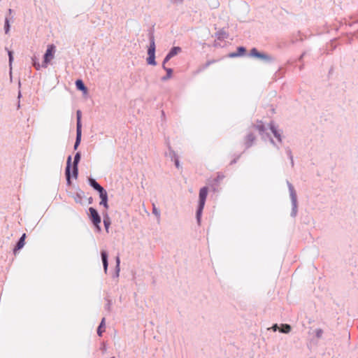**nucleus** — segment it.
Returning a JSON list of instances; mask_svg holds the SVG:
<instances>
[{"label":"nucleus","instance_id":"nucleus-4","mask_svg":"<svg viewBox=\"0 0 358 358\" xmlns=\"http://www.w3.org/2000/svg\"><path fill=\"white\" fill-rule=\"evenodd\" d=\"M287 185L289 187L290 198L292 203V215L295 216L297 208L296 194L292 184L287 182Z\"/></svg>","mask_w":358,"mask_h":358},{"label":"nucleus","instance_id":"nucleus-33","mask_svg":"<svg viewBox=\"0 0 358 358\" xmlns=\"http://www.w3.org/2000/svg\"><path fill=\"white\" fill-rule=\"evenodd\" d=\"M257 128L258 129V130H259L260 132H262V131H264V127H263V125H257Z\"/></svg>","mask_w":358,"mask_h":358},{"label":"nucleus","instance_id":"nucleus-12","mask_svg":"<svg viewBox=\"0 0 358 358\" xmlns=\"http://www.w3.org/2000/svg\"><path fill=\"white\" fill-rule=\"evenodd\" d=\"M101 259L103 262L104 271L105 273H106L108 270V255L106 251L101 252Z\"/></svg>","mask_w":358,"mask_h":358},{"label":"nucleus","instance_id":"nucleus-7","mask_svg":"<svg viewBox=\"0 0 358 358\" xmlns=\"http://www.w3.org/2000/svg\"><path fill=\"white\" fill-rule=\"evenodd\" d=\"M80 159V152H77L74 157V161H73V175L75 178L78 176V164Z\"/></svg>","mask_w":358,"mask_h":358},{"label":"nucleus","instance_id":"nucleus-13","mask_svg":"<svg viewBox=\"0 0 358 358\" xmlns=\"http://www.w3.org/2000/svg\"><path fill=\"white\" fill-rule=\"evenodd\" d=\"M245 52V49L243 47H238L237 49V52H233L229 55L230 57H236L241 55H243Z\"/></svg>","mask_w":358,"mask_h":358},{"label":"nucleus","instance_id":"nucleus-27","mask_svg":"<svg viewBox=\"0 0 358 358\" xmlns=\"http://www.w3.org/2000/svg\"><path fill=\"white\" fill-rule=\"evenodd\" d=\"M254 140H255V137L252 134H250L248 136L247 141L248 143V146H250L252 144V143L253 142Z\"/></svg>","mask_w":358,"mask_h":358},{"label":"nucleus","instance_id":"nucleus-38","mask_svg":"<svg viewBox=\"0 0 358 358\" xmlns=\"http://www.w3.org/2000/svg\"><path fill=\"white\" fill-rule=\"evenodd\" d=\"M111 358H115V357H111Z\"/></svg>","mask_w":358,"mask_h":358},{"label":"nucleus","instance_id":"nucleus-19","mask_svg":"<svg viewBox=\"0 0 358 358\" xmlns=\"http://www.w3.org/2000/svg\"><path fill=\"white\" fill-rule=\"evenodd\" d=\"M104 326H105V318L103 317L101 322L100 325L98 327V329H97V334L99 336H101L102 333L105 331Z\"/></svg>","mask_w":358,"mask_h":358},{"label":"nucleus","instance_id":"nucleus-34","mask_svg":"<svg viewBox=\"0 0 358 358\" xmlns=\"http://www.w3.org/2000/svg\"><path fill=\"white\" fill-rule=\"evenodd\" d=\"M172 1L175 3H182L183 0H172Z\"/></svg>","mask_w":358,"mask_h":358},{"label":"nucleus","instance_id":"nucleus-23","mask_svg":"<svg viewBox=\"0 0 358 358\" xmlns=\"http://www.w3.org/2000/svg\"><path fill=\"white\" fill-rule=\"evenodd\" d=\"M152 213L157 217L158 220L160 219V212L155 204L152 205Z\"/></svg>","mask_w":358,"mask_h":358},{"label":"nucleus","instance_id":"nucleus-32","mask_svg":"<svg viewBox=\"0 0 358 358\" xmlns=\"http://www.w3.org/2000/svg\"><path fill=\"white\" fill-rule=\"evenodd\" d=\"M171 57H169V55H167L166 57L164 59L163 66H164V64L167 62L169 59H171Z\"/></svg>","mask_w":358,"mask_h":358},{"label":"nucleus","instance_id":"nucleus-2","mask_svg":"<svg viewBox=\"0 0 358 358\" xmlns=\"http://www.w3.org/2000/svg\"><path fill=\"white\" fill-rule=\"evenodd\" d=\"M155 43L154 37L150 38V45L148 48V58L147 63L149 65L156 66L157 63L155 61Z\"/></svg>","mask_w":358,"mask_h":358},{"label":"nucleus","instance_id":"nucleus-3","mask_svg":"<svg viewBox=\"0 0 358 358\" xmlns=\"http://www.w3.org/2000/svg\"><path fill=\"white\" fill-rule=\"evenodd\" d=\"M55 52V46L52 44L49 45L44 55L43 62L41 65L42 67L46 68L50 61L54 58Z\"/></svg>","mask_w":358,"mask_h":358},{"label":"nucleus","instance_id":"nucleus-16","mask_svg":"<svg viewBox=\"0 0 358 358\" xmlns=\"http://www.w3.org/2000/svg\"><path fill=\"white\" fill-rule=\"evenodd\" d=\"M25 238H26V234H23L22 236H21V238H20L19 241L17 243L15 250H20L21 248H22L24 247Z\"/></svg>","mask_w":358,"mask_h":358},{"label":"nucleus","instance_id":"nucleus-6","mask_svg":"<svg viewBox=\"0 0 358 358\" xmlns=\"http://www.w3.org/2000/svg\"><path fill=\"white\" fill-rule=\"evenodd\" d=\"M250 55L252 57H256L265 61L271 60V57L268 55L258 52V50L256 48H252L250 50Z\"/></svg>","mask_w":358,"mask_h":358},{"label":"nucleus","instance_id":"nucleus-36","mask_svg":"<svg viewBox=\"0 0 358 358\" xmlns=\"http://www.w3.org/2000/svg\"><path fill=\"white\" fill-rule=\"evenodd\" d=\"M175 164L177 168H179L180 167V164H179V161L178 159H176L175 161Z\"/></svg>","mask_w":358,"mask_h":358},{"label":"nucleus","instance_id":"nucleus-25","mask_svg":"<svg viewBox=\"0 0 358 358\" xmlns=\"http://www.w3.org/2000/svg\"><path fill=\"white\" fill-rule=\"evenodd\" d=\"M8 57H9V66H10V69H12V63H13V52L8 51Z\"/></svg>","mask_w":358,"mask_h":358},{"label":"nucleus","instance_id":"nucleus-14","mask_svg":"<svg viewBox=\"0 0 358 358\" xmlns=\"http://www.w3.org/2000/svg\"><path fill=\"white\" fill-rule=\"evenodd\" d=\"M181 52V48L180 47H173L171 48L170 52L168 53L169 57L172 58L173 57L177 55L178 53Z\"/></svg>","mask_w":358,"mask_h":358},{"label":"nucleus","instance_id":"nucleus-35","mask_svg":"<svg viewBox=\"0 0 358 358\" xmlns=\"http://www.w3.org/2000/svg\"><path fill=\"white\" fill-rule=\"evenodd\" d=\"M288 155H289V157L291 159L292 164H293V158H292V153H291V152L289 150L288 151Z\"/></svg>","mask_w":358,"mask_h":358},{"label":"nucleus","instance_id":"nucleus-5","mask_svg":"<svg viewBox=\"0 0 358 358\" xmlns=\"http://www.w3.org/2000/svg\"><path fill=\"white\" fill-rule=\"evenodd\" d=\"M89 211L90 213V217H91L93 224L96 227V228L99 231L100 230L99 224L101 223V217H100L98 212L96 211V209H94L92 207L89 208Z\"/></svg>","mask_w":358,"mask_h":358},{"label":"nucleus","instance_id":"nucleus-11","mask_svg":"<svg viewBox=\"0 0 358 358\" xmlns=\"http://www.w3.org/2000/svg\"><path fill=\"white\" fill-rule=\"evenodd\" d=\"M89 182L90 185L93 187L99 192H101V191L104 190V189L94 179L90 178Z\"/></svg>","mask_w":358,"mask_h":358},{"label":"nucleus","instance_id":"nucleus-29","mask_svg":"<svg viewBox=\"0 0 358 358\" xmlns=\"http://www.w3.org/2000/svg\"><path fill=\"white\" fill-rule=\"evenodd\" d=\"M9 29H10L9 21L8 19H6V22H5V32H6V34L8 33Z\"/></svg>","mask_w":358,"mask_h":358},{"label":"nucleus","instance_id":"nucleus-10","mask_svg":"<svg viewBox=\"0 0 358 358\" xmlns=\"http://www.w3.org/2000/svg\"><path fill=\"white\" fill-rule=\"evenodd\" d=\"M76 86L77 89L82 91L84 94H87V88L85 86L83 82L81 80H77L76 81Z\"/></svg>","mask_w":358,"mask_h":358},{"label":"nucleus","instance_id":"nucleus-9","mask_svg":"<svg viewBox=\"0 0 358 358\" xmlns=\"http://www.w3.org/2000/svg\"><path fill=\"white\" fill-rule=\"evenodd\" d=\"M71 163V157L69 156L67 159L66 167V180H67V182L69 185L71 183V173H70Z\"/></svg>","mask_w":358,"mask_h":358},{"label":"nucleus","instance_id":"nucleus-8","mask_svg":"<svg viewBox=\"0 0 358 358\" xmlns=\"http://www.w3.org/2000/svg\"><path fill=\"white\" fill-rule=\"evenodd\" d=\"M99 196L101 199V201H100L99 204L101 206H103L105 208L108 209V194H107L106 191L104 189V190L101 191V192H99Z\"/></svg>","mask_w":358,"mask_h":358},{"label":"nucleus","instance_id":"nucleus-26","mask_svg":"<svg viewBox=\"0 0 358 358\" xmlns=\"http://www.w3.org/2000/svg\"><path fill=\"white\" fill-rule=\"evenodd\" d=\"M8 57H9V66H10V69H12V63H13V52L8 51Z\"/></svg>","mask_w":358,"mask_h":358},{"label":"nucleus","instance_id":"nucleus-24","mask_svg":"<svg viewBox=\"0 0 358 358\" xmlns=\"http://www.w3.org/2000/svg\"><path fill=\"white\" fill-rule=\"evenodd\" d=\"M120 257H116V273H117V275H118V273L120 272Z\"/></svg>","mask_w":358,"mask_h":358},{"label":"nucleus","instance_id":"nucleus-22","mask_svg":"<svg viewBox=\"0 0 358 358\" xmlns=\"http://www.w3.org/2000/svg\"><path fill=\"white\" fill-rule=\"evenodd\" d=\"M103 224L106 228V231H108L109 227L110 225V220L108 215L104 217Z\"/></svg>","mask_w":358,"mask_h":358},{"label":"nucleus","instance_id":"nucleus-17","mask_svg":"<svg viewBox=\"0 0 358 358\" xmlns=\"http://www.w3.org/2000/svg\"><path fill=\"white\" fill-rule=\"evenodd\" d=\"M270 129L275 136V137L280 142L281 141V135L280 133L277 130V129L273 125H270Z\"/></svg>","mask_w":358,"mask_h":358},{"label":"nucleus","instance_id":"nucleus-37","mask_svg":"<svg viewBox=\"0 0 358 358\" xmlns=\"http://www.w3.org/2000/svg\"><path fill=\"white\" fill-rule=\"evenodd\" d=\"M272 328H273V331H276L277 329L278 328V327L277 324H274Z\"/></svg>","mask_w":358,"mask_h":358},{"label":"nucleus","instance_id":"nucleus-1","mask_svg":"<svg viewBox=\"0 0 358 358\" xmlns=\"http://www.w3.org/2000/svg\"><path fill=\"white\" fill-rule=\"evenodd\" d=\"M208 194V188L204 187L200 189L199 192V208L196 211V219L198 223H200L201 213L205 205L206 199Z\"/></svg>","mask_w":358,"mask_h":358},{"label":"nucleus","instance_id":"nucleus-18","mask_svg":"<svg viewBox=\"0 0 358 358\" xmlns=\"http://www.w3.org/2000/svg\"><path fill=\"white\" fill-rule=\"evenodd\" d=\"M81 136H82V131H78L76 130V139L74 145V149L76 150L78 147V145L80 143L81 141Z\"/></svg>","mask_w":358,"mask_h":358},{"label":"nucleus","instance_id":"nucleus-30","mask_svg":"<svg viewBox=\"0 0 358 358\" xmlns=\"http://www.w3.org/2000/svg\"><path fill=\"white\" fill-rule=\"evenodd\" d=\"M33 65L36 70H39L41 68L40 64L38 62H36L34 59H33Z\"/></svg>","mask_w":358,"mask_h":358},{"label":"nucleus","instance_id":"nucleus-15","mask_svg":"<svg viewBox=\"0 0 358 358\" xmlns=\"http://www.w3.org/2000/svg\"><path fill=\"white\" fill-rule=\"evenodd\" d=\"M76 116H77L76 130L82 131L81 111L80 110L77 111Z\"/></svg>","mask_w":358,"mask_h":358},{"label":"nucleus","instance_id":"nucleus-28","mask_svg":"<svg viewBox=\"0 0 358 358\" xmlns=\"http://www.w3.org/2000/svg\"><path fill=\"white\" fill-rule=\"evenodd\" d=\"M315 336L317 338H321L323 334V331L321 329H317L315 331Z\"/></svg>","mask_w":358,"mask_h":358},{"label":"nucleus","instance_id":"nucleus-20","mask_svg":"<svg viewBox=\"0 0 358 358\" xmlns=\"http://www.w3.org/2000/svg\"><path fill=\"white\" fill-rule=\"evenodd\" d=\"M164 69L166 70L167 73L166 76L162 78V80H166L172 76L173 71L170 68H166L165 66H164Z\"/></svg>","mask_w":358,"mask_h":358},{"label":"nucleus","instance_id":"nucleus-21","mask_svg":"<svg viewBox=\"0 0 358 358\" xmlns=\"http://www.w3.org/2000/svg\"><path fill=\"white\" fill-rule=\"evenodd\" d=\"M291 331V327L289 324H282L280 329V331L282 333L287 334Z\"/></svg>","mask_w":358,"mask_h":358},{"label":"nucleus","instance_id":"nucleus-31","mask_svg":"<svg viewBox=\"0 0 358 358\" xmlns=\"http://www.w3.org/2000/svg\"><path fill=\"white\" fill-rule=\"evenodd\" d=\"M219 6V2L217 0H213L210 6L213 8H217Z\"/></svg>","mask_w":358,"mask_h":358}]
</instances>
